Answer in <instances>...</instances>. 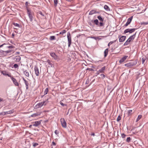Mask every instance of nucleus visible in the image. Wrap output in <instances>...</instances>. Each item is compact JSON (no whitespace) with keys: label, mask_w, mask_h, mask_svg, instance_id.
<instances>
[{"label":"nucleus","mask_w":148,"mask_h":148,"mask_svg":"<svg viewBox=\"0 0 148 148\" xmlns=\"http://www.w3.org/2000/svg\"><path fill=\"white\" fill-rule=\"evenodd\" d=\"M56 39V37L54 36H51L50 37V40H55Z\"/></svg>","instance_id":"obj_32"},{"label":"nucleus","mask_w":148,"mask_h":148,"mask_svg":"<svg viewBox=\"0 0 148 148\" xmlns=\"http://www.w3.org/2000/svg\"><path fill=\"white\" fill-rule=\"evenodd\" d=\"M7 73V72H6L5 71H2L1 72V73L2 74L4 75L5 76H8V77H11V73H10V74H8V73Z\"/></svg>","instance_id":"obj_13"},{"label":"nucleus","mask_w":148,"mask_h":148,"mask_svg":"<svg viewBox=\"0 0 148 148\" xmlns=\"http://www.w3.org/2000/svg\"><path fill=\"white\" fill-rule=\"evenodd\" d=\"M27 13L28 16L29 17L30 21L32 22L33 21V12H31V10L28 9H27Z\"/></svg>","instance_id":"obj_2"},{"label":"nucleus","mask_w":148,"mask_h":148,"mask_svg":"<svg viewBox=\"0 0 148 148\" xmlns=\"http://www.w3.org/2000/svg\"><path fill=\"white\" fill-rule=\"evenodd\" d=\"M55 133L56 135H57L58 134L59 132L57 130H56L55 131Z\"/></svg>","instance_id":"obj_49"},{"label":"nucleus","mask_w":148,"mask_h":148,"mask_svg":"<svg viewBox=\"0 0 148 148\" xmlns=\"http://www.w3.org/2000/svg\"><path fill=\"white\" fill-rule=\"evenodd\" d=\"M39 13L42 16H44V14H43L41 11L39 12Z\"/></svg>","instance_id":"obj_47"},{"label":"nucleus","mask_w":148,"mask_h":148,"mask_svg":"<svg viewBox=\"0 0 148 148\" xmlns=\"http://www.w3.org/2000/svg\"><path fill=\"white\" fill-rule=\"evenodd\" d=\"M131 40L128 38L124 44V46H126L130 44Z\"/></svg>","instance_id":"obj_18"},{"label":"nucleus","mask_w":148,"mask_h":148,"mask_svg":"<svg viewBox=\"0 0 148 148\" xmlns=\"http://www.w3.org/2000/svg\"><path fill=\"white\" fill-rule=\"evenodd\" d=\"M136 32L133 35H132L129 38V39L131 41L134 40V39L135 37L136 36Z\"/></svg>","instance_id":"obj_16"},{"label":"nucleus","mask_w":148,"mask_h":148,"mask_svg":"<svg viewBox=\"0 0 148 148\" xmlns=\"http://www.w3.org/2000/svg\"><path fill=\"white\" fill-rule=\"evenodd\" d=\"M60 104L63 106H67L66 104H64L63 103L62 101H60Z\"/></svg>","instance_id":"obj_36"},{"label":"nucleus","mask_w":148,"mask_h":148,"mask_svg":"<svg viewBox=\"0 0 148 148\" xmlns=\"http://www.w3.org/2000/svg\"><path fill=\"white\" fill-rule=\"evenodd\" d=\"M86 70H89L90 71H94V70L92 69V68H87L86 69Z\"/></svg>","instance_id":"obj_48"},{"label":"nucleus","mask_w":148,"mask_h":148,"mask_svg":"<svg viewBox=\"0 0 148 148\" xmlns=\"http://www.w3.org/2000/svg\"><path fill=\"white\" fill-rule=\"evenodd\" d=\"M23 80L24 81V83L26 85V89H28V85L29 84V83L28 82V81H27L25 80V78L23 77Z\"/></svg>","instance_id":"obj_15"},{"label":"nucleus","mask_w":148,"mask_h":148,"mask_svg":"<svg viewBox=\"0 0 148 148\" xmlns=\"http://www.w3.org/2000/svg\"><path fill=\"white\" fill-rule=\"evenodd\" d=\"M128 57V56H125L123 57L119 61L120 63H121L123 62L126 60V59Z\"/></svg>","instance_id":"obj_14"},{"label":"nucleus","mask_w":148,"mask_h":148,"mask_svg":"<svg viewBox=\"0 0 148 148\" xmlns=\"http://www.w3.org/2000/svg\"><path fill=\"white\" fill-rule=\"evenodd\" d=\"M7 47H8V48H9L11 49V48H14V46H12V45H11V46H8Z\"/></svg>","instance_id":"obj_45"},{"label":"nucleus","mask_w":148,"mask_h":148,"mask_svg":"<svg viewBox=\"0 0 148 148\" xmlns=\"http://www.w3.org/2000/svg\"><path fill=\"white\" fill-rule=\"evenodd\" d=\"M91 38H94L95 39H96V37H91Z\"/></svg>","instance_id":"obj_59"},{"label":"nucleus","mask_w":148,"mask_h":148,"mask_svg":"<svg viewBox=\"0 0 148 148\" xmlns=\"http://www.w3.org/2000/svg\"><path fill=\"white\" fill-rule=\"evenodd\" d=\"M106 69V66H104L103 67H102L101 69H99V72L100 73H103L104 72V71Z\"/></svg>","instance_id":"obj_17"},{"label":"nucleus","mask_w":148,"mask_h":148,"mask_svg":"<svg viewBox=\"0 0 148 148\" xmlns=\"http://www.w3.org/2000/svg\"><path fill=\"white\" fill-rule=\"evenodd\" d=\"M100 73L99 72V71H97V72L96 73V74L97 75H99Z\"/></svg>","instance_id":"obj_52"},{"label":"nucleus","mask_w":148,"mask_h":148,"mask_svg":"<svg viewBox=\"0 0 148 148\" xmlns=\"http://www.w3.org/2000/svg\"><path fill=\"white\" fill-rule=\"evenodd\" d=\"M91 135L94 136H95V133H91Z\"/></svg>","instance_id":"obj_56"},{"label":"nucleus","mask_w":148,"mask_h":148,"mask_svg":"<svg viewBox=\"0 0 148 148\" xmlns=\"http://www.w3.org/2000/svg\"><path fill=\"white\" fill-rule=\"evenodd\" d=\"M121 136L122 138H124L125 137L126 135L124 134H121Z\"/></svg>","instance_id":"obj_43"},{"label":"nucleus","mask_w":148,"mask_h":148,"mask_svg":"<svg viewBox=\"0 0 148 148\" xmlns=\"http://www.w3.org/2000/svg\"><path fill=\"white\" fill-rule=\"evenodd\" d=\"M23 73L25 74V75L27 77H29V72L27 71H23Z\"/></svg>","instance_id":"obj_24"},{"label":"nucleus","mask_w":148,"mask_h":148,"mask_svg":"<svg viewBox=\"0 0 148 148\" xmlns=\"http://www.w3.org/2000/svg\"><path fill=\"white\" fill-rule=\"evenodd\" d=\"M140 24L141 25H148V21H147L146 22H141V23Z\"/></svg>","instance_id":"obj_33"},{"label":"nucleus","mask_w":148,"mask_h":148,"mask_svg":"<svg viewBox=\"0 0 148 148\" xmlns=\"http://www.w3.org/2000/svg\"><path fill=\"white\" fill-rule=\"evenodd\" d=\"M136 29H137L136 28L127 29L124 30L123 33L125 34L128 32L132 33L134 32Z\"/></svg>","instance_id":"obj_4"},{"label":"nucleus","mask_w":148,"mask_h":148,"mask_svg":"<svg viewBox=\"0 0 148 148\" xmlns=\"http://www.w3.org/2000/svg\"><path fill=\"white\" fill-rule=\"evenodd\" d=\"M13 25H14L15 27H14V29H17L18 28L21 27V25H20L19 24L17 23H13Z\"/></svg>","instance_id":"obj_11"},{"label":"nucleus","mask_w":148,"mask_h":148,"mask_svg":"<svg viewBox=\"0 0 148 148\" xmlns=\"http://www.w3.org/2000/svg\"><path fill=\"white\" fill-rule=\"evenodd\" d=\"M100 76L103 79L105 77V75L104 74H101L100 75Z\"/></svg>","instance_id":"obj_42"},{"label":"nucleus","mask_w":148,"mask_h":148,"mask_svg":"<svg viewBox=\"0 0 148 148\" xmlns=\"http://www.w3.org/2000/svg\"><path fill=\"white\" fill-rule=\"evenodd\" d=\"M109 43L110 44V45L112 44L113 43V41H110Z\"/></svg>","instance_id":"obj_57"},{"label":"nucleus","mask_w":148,"mask_h":148,"mask_svg":"<svg viewBox=\"0 0 148 148\" xmlns=\"http://www.w3.org/2000/svg\"><path fill=\"white\" fill-rule=\"evenodd\" d=\"M34 71L35 72V73L37 76L39 75V71L38 66H35L34 68Z\"/></svg>","instance_id":"obj_10"},{"label":"nucleus","mask_w":148,"mask_h":148,"mask_svg":"<svg viewBox=\"0 0 148 148\" xmlns=\"http://www.w3.org/2000/svg\"><path fill=\"white\" fill-rule=\"evenodd\" d=\"M96 13V11L94 10H91L89 13V15H92Z\"/></svg>","instance_id":"obj_30"},{"label":"nucleus","mask_w":148,"mask_h":148,"mask_svg":"<svg viewBox=\"0 0 148 148\" xmlns=\"http://www.w3.org/2000/svg\"><path fill=\"white\" fill-rule=\"evenodd\" d=\"M104 23H103V22H100L99 23H98V25H97L99 27H101L104 26Z\"/></svg>","instance_id":"obj_29"},{"label":"nucleus","mask_w":148,"mask_h":148,"mask_svg":"<svg viewBox=\"0 0 148 148\" xmlns=\"http://www.w3.org/2000/svg\"><path fill=\"white\" fill-rule=\"evenodd\" d=\"M93 22L97 26V25H98V23L99 22L98 20L97 19H96L94 20Z\"/></svg>","instance_id":"obj_31"},{"label":"nucleus","mask_w":148,"mask_h":148,"mask_svg":"<svg viewBox=\"0 0 148 148\" xmlns=\"http://www.w3.org/2000/svg\"><path fill=\"white\" fill-rule=\"evenodd\" d=\"M110 44L109 43H108V46H110Z\"/></svg>","instance_id":"obj_62"},{"label":"nucleus","mask_w":148,"mask_h":148,"mask_svg":"<svg viewBox=\"0 0 148 148\" xmlns=\"http://www.w3.org/2000/svg\"><path fill=\"white\" fill-rule=\"evenodd\" d=\"M54 5L55 6H56L58 3V1L57 0H54Z\"/></svg>","instance_id":"obj_38"},{"label":"nucleus","mask_w":148,"mask_h":148,"mask_svg":"<svg viewBox=\"0 0 148 148\" xmlns=\"http://www.w3.org/2000/svg\"><path fill=\"white\" fill-rule=\"evenodd\" d=\"M132 18L133 16H132L130 17V18H128L127 19V22L125 24L124 26L125 27L127 26L129 24H130L132 21Z\"/></svg>","instance_id":"obj_9"},{"label":"nucleus","mask_w":148,"mask_h":148,"mask_svg":"<svg viewBox=\"0 0 148 148\" xmlns=\"http://www.w3.org/2000/svg\"><path fill=\"white\" fill-rule=\"evenodd\" d=\"M131 140V138L130 137H129L127 138V139H126V141L128 142L129 143L130 142Z\"/></svg>","instance_id":"obj_39"},{"label":"nucleus","mask_w":148,"mask_h":148,"mask_svg":"<svg viewBox=\"0 0 148 148\" xmlns=\"http://www.w3.org/2000/svg\"><path fill=\"white\" fill-rule=\"evenodd\" d=\"M12 37L13 38L14 36V33L12 34Z\"/></svg>","instance_id":"obj_58"},{"label":"nucleus","mask_w":148,"mask_h":148,"mask_svg":"<svg viewBox=\"0 0 148 148\" xmlns=\"http://www.w3.org/2000/svg\"><path fill=\"white\" fill-rule=\"evenodd\" d=\"M52 144L53 145L55 146L56 145V143L54 142H53Z\"/></svg>","instance_id":"obj_51"},{"label":"nucleus","mask_w":148,"mask_h":148,"mask_svg":"<svg viewBox=\"0 0 148 148\" xmlns=\"http://www.w3.org/2000/svg\"><path fill=\"white\" fill-rule=\"evenodd\" d=\"M60 122L62 126L64 128H66V123L64 119H61Z\"/></svg>","instance_id":"obj_6"},{"label":"nucleus","mask_w":148,"mask_h":148,"mask_svg":"<svg viewBox=\"0 0 148 148\" xmlns=\"http://www.w3.org/2000/svg\"><path fill=\"white\" fill-rule=\"evenodd\" d=\"M66 31V30H63L62 32H60L59 34H64L65 33Z\"/></svg>","instance_id":"obj_35"},{"label":"nucleus","mask_w":148,"mask_h":148,"mask_svg":"<svg viewBox=\"0 0 148 148\" xmlns=\"http://www.w3.org/2000/svg\"><path fill=\"white\" fill-rule=\"evenodd\" d=\"M132 110H130L128 111V113H129V114L130 115V114H131L132 113Z\"/></svg>","instance_id":"obj_46"},{"label":"nucleus","mask_w":148,"mask_h":148,"mask_svg":"<svg viewBox=\"0 0 148 148\" xmlns=\"http://www.w3.org/2000/svg\"><path fill=\"white\" fill-rule=\"evenodd\" d=\"M48 99H47L46 101H44L42 102L36 104L35 106V108H38L41 107L42 106L45 104V103L47 101H48Z\"/></svg>","instance_id":"obj_5"},{"label":"nucleus","mask_w":148,"mask_h":148,"mask_svg":"<svg viewBox=\"0 0 148 148\" xmlns=\"http://www.w3.org/2000/svg\"><path fill=\"white\" fill-rule=\"evenodd\" d=\"M48 89L47 88L45 89L44 92V95H45L47 94L48 92Z\"/></svg>","instance_id":"obj_34"},{"label":"nucleus","mask_w":148,"mask_h":148,"mask_svg":"<svg viewBox=\"0 0 148 148\" xmlns=\"http://www.w3.org/2000/svg\"><path fill=\"white\" fill-rule=\"evenodd\" d=\"M121 116L120 115H119L117 118V122H119L121 120Z\"/></svg>","instance_id":"obj_37"},{"label":"nucleus","mask_w":148,"mask_h":148,"mask_svg":"<svg viewBox=\"0 0 148 148\" xmlns=\"http://www.w3.org/2000/svg\"><path fill=\"white\" fill-rule=\"evenodd\" d=\"M10 78L15 86H19L18 83L15 78H14L13 76H11Z\"/></svg>","instance_id":"obj_7"},{"label":"nucleus","mask_w":148,"mask_h":148,"mask_svg":"<svg viewBox=\"0 0 148 148\" xmlns=\"http://www.w3.org/2000/svg\"><path fill=\"white\" fill-rule=\"evenodd\" d=\"M4 101V100H3V99L2 98H1V97H0V102L1 101Z\"/></svg>","instance_id":"obj_54"},{"label":"nucleus","mask_w":148,"mask_h":148,"mask_svg":"<svg viewBox=\"0 0 148 148\" xmlns=\"http://www.w3.org/2000/svg\"><path fill=\"white\" fill-rule=\"evenodd\" d=\"M32 125H30L29 126V128H30L32 127Z\"/></svg>","instance_id":"obj_61"},{"label":"nucleus","mask_w":148,"mask_h":148,"mask_svg":"<svg viewBox=\"0 0 148 148\" xmlns=\"http://www.w3.org/2000/svg\"><path fill=\"white\" fill-rule=\"evenodd\" d=\"M138 60H132L130 62L128 63L125 64V66L128 68H131L132 67L136 65L137 63Z\"/></svg>","instance_id":"obj_1"},{"label":"nucleus","mask_w":148,"mask_h":148,"mask_svg":"<svg viewBox=\"0 0 148 148\" xmlns=\"http://www.w3.org/2000/svg\"><path fill=\"white\" fill-rule=\"evenodd\" d=\"M67 37L68 41V47H70L71 43V38L70 33L69 32H68L67 33Z\"/></svg>","instance_id":"obj_3"},{"label":"nucleus","mask_w":148,"mask_h":148,"mask_svg":"<svg viewBox=\"0 0 148 148\" xmlns=\"http://www.w3.org/2000/svg\"><path fill=\"white\" fill-rule=\"evenodd\" d=\"M47 62H48V64H51L50 63V60H47Z\"/></svg>","instance_id":"obj_55"},{"label":"nucleus","mask_w":148,"mask_h":148,"mask_svg":"<svg viewBox=\"0 0 148 148\" xmlns=\"http://www.w3.org/2000/svg\"><path fill=\"white\" fill-rule=\"evenodd\" d=\"M116 40H114V41H113V43H114V42H116Z\"/></svg>","instance_id":"obj_60"},{"label":"nucleus","mask_w":148,"mask_h":148,"mask_svg":"<svg viewBox=\"0 0 148 148\" xmlns=\"http://www.w3.org/2000/svg\"><path fill=\"white\" fill-rule=\"evenodd\" d=\"M41 121H36L34 122H33V125L34 126L37 127L40 125L41 123Z\"/></svg>","instance_id":"obj_12"},{"label":"nucleus","mask_w":148,"mask_h":148,"mask_svg":"<svg viewBox=\"0 0 148 148\" xmlns=\"http://www.w3.org/2000/svg\"><path fill=\"white\" fill-rule=\"evenodd\" d=\"M16 53H17V54H19V52H16Z\"/></svg>","instance_id":"obj_63"},{"label":"nucleus","mask_w":148,"mask_h":148,"mask_svg":"<svg viewBox=\"0 0 148 148\" xmlns=\"http://www.w3.org/2000/svg\"><path fill=\"white\" fill-rule=\"evenodd\" d=\"M4 51H3L1 50H0V55H3V56L4 54Z\"/></svg>","instance_id":"obj_40"},{"label":"nucleus","mask_w":148,"mask_h":148,"mask_svg":"<svg viewBox=\"0 0 148 148\" xmlns=\"http://www.w3.org/2000/svg\"><path fill=\"white\" fill-rule=\"evenodd\" d=\"M6 45V44L4 43V44L1 45H0V48L2 47H3V45Z\"/></svg>","instance_id":"obj_50"},{"label":"nucleus","mask_w":148,"mask_h":148,"mask_svg":"<svg viewBox=\"0 0 148 148\" xmlns=\"http://www.w3.org/2000/svg\"><path fill=\"white\" fill-rule=\"evenodd\" d=\"M147 59V58L145 56L143 57L141 59L142 63L143 64L145 62V61Z\"/></svg>","instance_id":"obj_25"},{"label":"nucleus","mask_w":148,"mask_h":148,"mask_svg":"<svg viewBox=\"0 0 148 148\" xmlns=\"http://www.w3.org/2000/svg\"><path fill=\"white\" fill-rule=\"evenodd\" d=\"M142 117V116L141 115H139L138 116V117L136 119V122H138L140 120V119H141Z\"/></svg>","instance_id":"obj_28"},{"label":"nucleus","mask_w":148,"mask_h":148,"mask_svg":"<svg viewBox=\"0 0 148 148\" xmlns=\"http://www.w3.org/2000/svg\"><path fill=\"white\" fill-rule=\"evenodd\" d=\"M13 66L14 68H17L18 67V66L17 64H14Z\"/></svg>","instance_id":"obj_41"},{"label":"nucleus","mask_w":148,"mask_h":148,"mask_svg":"<svg viewBox=\"0 0 148 148\" xmlns=\"http://www.w3.org/2000/svg\"><path fill=\"white\" fill-rule=\"evenodd\" d=\"M7 90L6 91H5V92H6V93H7Z\"/></svg>","instance_id":"obj_64"},{"label":"nucleus","mask_w":148,"mask_h":148,"mask_svg":"<svg viewBox=\"0 0 148 148\" xmlns=\"http://www.w3.org/2000/svg\"><path fill=\"white\" fill-rule=\"evenodd\" d=\"M38 145V143H35L33 144V146L34 147H36L37 145Z\"/></svg>","instance_id":"obj_44"},{"label":"nucleus","mask_w":148,"mask_h":148,"mask_svg":"<svg viewBox=\"0 0 148 148\" xmlns=\"http://www.w3.org/2000/svg\"><path fill=\"white\" fill-rule=\"evenodd\" d=\"M118 38L119 39V41L120 42H122L124 41L126 38V36H121L119 35L118 36Z\"/></svg>","instance_id":"obj_8"},{"label":"nucleus","mask_w":148,"mask_h":148,"mask_svg":"<svg viewBox=\"0 0 148 148\" xmlns=\"http://www.w3.org/2000/svg\"><path fill=\"white\" fill-rule=\"evenodd\" d=\"M4 51L3 56H7V54L11 53V51L10 50L7 51Z\"/></svg>","instance_id":"obj_21"},{"label":"nucleus","mask_w":148,"mask_h":148,"mask_svg":"<svg viewBox=\"0 0 148 148\" xmlns=\"http://www.w3.org/2000/svg\"><path fill=\"white\" fill-rule=\"evenodd\" d=\"M21 57L19 56H16L15 58V59L17 62H19L21 60Z\"/></svg>","instance_id":"obj_23"},{"label":"nucleus","mask_w":148,"mask_h":148,"mask_svg":"<svg viewBox=\"0 0 148 148\" xmlns=\"http://www.w3.org/2000/svg\"><path fill=\"white\" fill-rule=\"evenodd\" d=\"M50 55L51 57L54 58V59H56L57 58V56L55 53H50Z\"/></svg>","instance_id":"obj_22"},{"label":"nucleus","mask_w":148,"mask_h":148,"mask_svg":"<svg viewBox=\"0 0 148 148\" xmlns=\"http://www.w3.org/2000/svg\"><path fill=\"white\" fill-rule=\"evenodd\" d=\"M104 9L107 11H110V9L109 8L108 6L107 5H105L104 6Z\"/></svg>","instance_id":"obj_26"},{"label":"nucleus","mask_w":148,"mask_h":148,"mask_svg":"<svg viewBox=\"0 0 148 148\" xmlns=\"http://www.w3.org/2000/svg\"><path fill=\"white\" fill-rule=\"evenodd\" d=\"M40 113H35L34 114H32V115L31 116L32 117H35L38 116L40 115Z\"/></svg>","instance_id":"obj_19"},{"label":"nucleus","mask_w":148,"mask_h":148,"mask_svg":"<svg viewBox=\"0 0 148 148\" xmlns=\"http://www.w3.org/2000/svg\"><path fill=\"white\" fill-rule=\"evenodd\" d=\"M97 18L100 21H101V22L103 21L104 19L102 18L101 16H98Z\"/></svg>","instance_id":"obj_27"},{"label":"nucleus","mask_w":148,"mask_h":148,"mask_svg":"<svg viewBox=\"0 0 148 148\" xmlns=\"http://www.w3.org/2000/svg\"><path fill=\"white\" fill-rule=\"evenodd\" d=\"M108 48H107L105 49L104 51V57H106L108 55Z\"/></svg>","instance_id":"obj_20"},{"label":"nucleus","mask_w":148,"mask_h":148,"mask_svg":"<svg viewBox=\"0 0 148 148\" xmlns=\"http://www.w3.org/2000/svg\"><path fill=\"white\" fill-rule=\"evenodd\" d=\"M28 2H26L25 3V5L26 6H27L28 5Z\"/></svg>","instance_id":"obj_53"}]
</instances>
